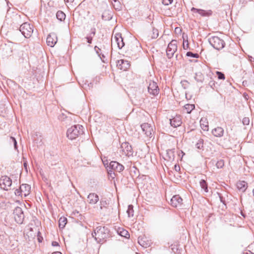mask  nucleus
<instances>
[{
  "instance_id": "2f4dec72",
  "label": "nucleus",
  "mask_w": 254,
  "mask_h": 254,
  "mask_svg": "<svg viewBox=\"0 0 254 254\" xmlns=\"http://www.w3.org/2000/svg\"><path fill=\"white\" fill-rule=\"evenodd\" d=\"M57 18L60 20V21H62L63 20H64L65 18V14L62 11H58L57 12L56 14Z\"/></svg>"
},
{
  "instance_id": "f257e3e1",
  "label": "nucleus",
  "mask_w": 254,
  "mask_h": 254,
  "mask_svg": "<svg viewBox=\"0 0 254 254\" xmlns=\"http://www.w3.org/2000/svg\"><path fill=\"white\" fill-rule=\"evenodd\" d=\"M109 232L107 227L99 226L94 230V232L92 233V236L97 243H100L106 241V239L109 237Z\"/></svg>"
},
{
  "instance_id": "393cba45",
  "label": "nucleus",
  "mask_w": 254,
  "mask_h": 254,
  "mask_svg": "<svg viewBox=\"0 0 254 254\" xmlns=\"http://www.w3.org/2000/svg\"><path fill=\"white\" fill-rule=\"evenodd\" d=\"M175 151L174 149L169 150L166 152V157L167 159L170 161H172L175 159Z\"/></svg>"
},
{
  "instance_id": "37998d69",
  "label": "nucleus",
  "mask_w": 254,
  "mask_h": 254,
  "mask_svg": "<svg viewBox=\"0 0 254 254\" xmlns=\"http://www.w3.org/2000/svg\"><path fill=\"white\" fill-rule=\"evenodd\" d=\"M15 194L16 195H21V196L23 195L22 191H21V189L19 188V189H16L15 191Z\"/></svg>"
},
{
  "instance_id": "20e7f679",
  "label": "nucleus",
  "mask_w": 254,
  "mask_h": 254,
  "mask_svg": "<svg viewBox=\"0 0 254 254\" xmlns=\"http://www.w3.org/2000/svg\"><path fill=\"white\" fill-rule=\"evenodd\" d=\"M19 30L26 38H30L34 31L33 26L28 22H25L21 25Z\"/></svg>"
},
{
  "instance_id": "412c9836",
  "label": "nucleus",
  "mask_w": 254,
  "mask_h": 254,
  "mask_svg": "<svg viewBox=\"0 0 254 254\" xmlns=\"http://www.w3.org/2000/svg\"><path fill=\"white\" fill-rule=\"evenodd\" d=\"M112 16V12L109 10H104L102 15V19L106 21H109L111 19Z\"/></svg>"
},
{
  "instance_id": "8fccbe9b",
  "label": "nucleus",
  "mask_w": 254,
  "mask_h": 254,
  "mask_svg": "<svg viewBox=\"0 0 254 254\" xmlns=\"http://www.w3.org/2000/svg\"><path fill=\"white\" fill-rule=\"evenodd\" d=\"M183 48L184 49H187L189 48V43L188 41L186 45H185V43L183 44Z\"/></svg>"
},
{
  "instance_id": "58836bf2",
  "label": "nucleus",
  "mask_w": 254,
  "mask_h": 254,
  "mask_svg": "<svg viewBox=\"0 0 254 254\" xmlns=\"http://www.w3.org/2000/svg\"><path fill=\"white\" fill-rule=\"evenodd\" d=\"M243 124L244 125H248L250 123V119L248 117H245L242 121Z\"/></svg>"
},
{
  "instance_id": "3c124183",
  "label": "nucleus",
  "mask_w": 254,
  "mask_h": 254,
  "mask_svg": "<svg viewBox=\"0 0 254 254\" xmlns=\"http://www.w3.org/2000/svg\"><path fill=\"white\" fill-rule=\"evenodd\" d=\"M243 254H254L253 253H252L251 251H246L243 252Z\"/></svg>"
},
{
  "instance_id": "de8ad7c7",
  "label": "nucleus",
  "mask_w": 254,
  "mask_h": 254,
  "mask_svg": "<svg viewBox=\"0 0 254 254\" xmlns=\"http://www.w3.org/2000/svg\"><path fill=\"white\" fill-rule=\"evenodd\" d=\"M219 198H220V200L221 202H222L223 204H224L225 205V201L223 196H221V195H219Z\"/></svg>"
},
{
  "instance_id": "bb28decb",
  "label": "nucleus",
  "mask_w": 254,
  "mask_h": 254,
  "mask_svg": "<svg viewBox=\"0 0 254 254\" xmlns=\"http://www.w3.org/2000/svg\"><path fill=\"white\" fill-rule=\"evenodd\" d=\"M67 223V219L64 217H61L59 220L60 228H64Z\"/></svg>"
},
{
  "instance_id": "b1692460",
  "label": "nucleus",
  "mask_w": 254,
  "mask_h": 254,
  "mask_svg": "<svg viewBox=\"0 0 254 254\" xmlns=\"http://www.w3.org/2000/svg\"><path fill=\"white\" fill-rule=\"evenodd\" d=\"M95 33L96 29L95 28H91L90 33L85 38L88 43L91 44L92 43L93 37L95 36Z\"/></svg>"
},
{
  "instance_id": "7ed1b4c3",
  "label": "nucleus",
  "mask_w": 254,
  "mask_h": 254,
  "mask_svg": "<svg viewBox=\"0 0 254 254\" xmlns=\"http://www.w3.org/2000/svg\"><path fill=\"white\" fill-rule=\"evenodd\" d=\"M210 44L215 49L220 50L222 49L225 45L224 41L218 36H212L208 39Z\"/></svg>"
},
{
  "instance_id": "a18cd8bd",
  "label": "nucleus",
  "mask_w": 254,
  "mask_h": 254,
  "mask_svg": "<svg viewBox=\"0 0 254 254\" xmlns=\"http://www.w3.org/2000/svg\"><path fill=\"white\" fill-rule=\"evenodd\" d=\"M238 210L240 211V214L244 218L246 217V215L244 213L243 210L241 209V208L238 207Z\"/></svg>"
},
{
  "instance_id": "ea45409f",
  "label": "nucleus",
  "mask_w": 254,
  "mask_h": 254,
  "mask_svg": "<svg viewBox=\"0 0 254 254\" xmlns=\"http://www.w3.org/2000/svg\"><path fill=\"white\" fill-rule=\"evenodd\" d=\"M202 121H203L202 119H201V120L200 121V125L201 126L202 128L204 130H208V125H204L202 124Z\"/></svg>"
},
{
  "instance_id": "a19ab883",
  "label": "nucleus",
  "mask_w": 254,
  "mask_h": 254,
  "mask_svg": "<svg viewBox=\"0 0 254 254\" xmlns=\"http://www.w3.org/2000/svg\"><path fill=\"white\" fill-rule=\"evenodd\" d=\"M173 0H162V3L165 5H168L172 3Z\"/></svg>"
},
{
  "instance_id": "39448f33",
  "label": "nucleus",
  "mask_w": 254,
  "mask_h": 254,
  "mask_svg": "<svg viewBox=\"0 0 254 254\" xmlns=\"http://www.w3.org/2000/svg\"><path fill=\"white\" fill-rule=\"evenodd\" d=\"M177 50V41L175 40L171 41L168 45L166 55L168 59L172 58Z\"/></svg>"
},
{
  "instance_id": "9b49d317",
  "label": "nucleus",
  "mask_w": 254,
  "mask_h": 254,
  "mask_svg": "<svg viewBox=\"0 0 254 254\" xmlns=\"http://www.w3.org/2000/svg\"><path fill=\"white\" fill-rule=\"evenodd\" d=\"M170 204L174 207H180L183 204V199L179 195H175L171 199Z\"/></svg>"
},
{
  "instance_id": "f8f14e48",
  "label": "nucleus",
  "mask_w": 254,
  "mask_h": 254,
  "mask_svg": "<svg viewBox=\"0 0 254 254\" xmlns=\"http://www.w3.org/2000/svg\"><path fill=\"white\" fill-rule=\"evenodd\" d=\"M58 38L56 34L54 33H51L48 35L47 38V44L49 46L53 47L56 44Z\"/></svg>"
},
{
  "instance_id": "603ef678",
  "label": "nucleus",
  "mask_w": 254,
  "mask_h": 254,
  "mask_svg": "<svg viewBox=\"0 0 254 254\" xmlns=\"http://www.w3.org/2000/svg\"><path fill=\"white\" fill-rule=\"evenodd\" d=\"M66 2H72L74 1V0H64Z\"/></svg>"
},
{
  "instance_id": "1a4fd4ad",
  "label": "nucleus",
  "mask_w": 254,
  "mask_h": 254,
  "mask_svg": "<svg viewBox=\"0 0 254 254\" xmlns=\"http://www.w3.org/2000/svg\"><path fill=\"white\" fill-rule=\"evenodd\" d=\"M141 129L144 134L148 137H151L153 133L152 127L148 123H143L141 125Z\"/></svg>"
},
{
  "instance_id": "6e6552de",
  "label": "nucleus",
  "mask_w": 254,
  "mask_h": 254,
  "mask_svg": "<svg viewBox=\"0 0 254 254\" xmlns=\"http://www.w3.org/2000/svg\"><path fill=\"white\" fill-rule=\"evenodd\" d=\"M148 91L150 95L154 96L157 95L159 93V89L156 82L151 81L148 86Z\"/></svg>"
},
{
  "instance_id": "6ab92c4d",
  "label": "nucleus",
  "mask_w": 254,
  "mask_h": 254,
  "mask_svg": "<svg viewBox=\"0 0 254 254\" xmlns=\"http://www.w3.org/2000/svg\"><path fill=\"white\" fill-rule=\"evenodd\" d=\"M170 122L171 126L174 127H179L182 124L181 119L180 116H178L173 119H170Z\"/></svg>"
},
{
  "instance_id": "4c0bfd02",
  "label": "nucleus",
  "mask_w": 254,
  "mask_h": 254,
  "mask_svg": "<svg viewBox=\"0 0 254 254\" xmlns=\"http://www.w3.org/2000/svg\"><path fill=\"white\" fill-rule=\"evenodd\" d=\"M217 76H218V79H223L224 80L225 78V75L223 73L220 72V71H216V72Z\"/></svg>"
},
{
  "instance_id": "864d4df0",
  "label": "nucleus",
  "mask_w": 254,
  "mask_h": 254,
  "mask_svg": "<svg viewBox=\"0 0 254 254\" xmlns=\"http://www.w3.org/2000/svg\"><path fill=\"white\" fill-rule=\"evenodd\" d=\"M52 254H62L60 252H55L53 253Z\"/></svg>"
},
{
  "instance_id": "a878e982",
  "label": "nucleus",
  "mask_w": 254,
  "mask_h": 254,
  "mask_svg": "<svg viewBox=\"0 0 254 254\" xmlns=\"http://www.w3.org/2000/svg\"><path fill=\"white\" fill-rule=\"evenodd\" d=\"M199 184L201 188L203 189L205 192H208L207 183H206V181L204 179H202L200 180Z\"/></svg>"
},
{
  "instance_id": "5fc2aeb1",
  "label": "nucleus",
  "mask_w": 254,
  "mask_h": 254,
  "mask_svg": "<svg viewBox=\"0 0 254 254\" xmlns=\"http://www.w3.org/2000/svg\"><path fill=\"white\" fill-rule=\"evenodd\" d=\"M42 238H38V241H39V242H41V241H42V240H42Z\"/></svg>"
},
{
  "instance_id": "ddd939ff",
  "label": "nucleus",
  "mask_w": 254,
  "mask_h": 254,
  "mask_svg": "<svg viewBox=\"0 0 254 254\" xmlns=\"http://www.w3.org/2000/svg\"><path fill=\"white\" fill-rule=\"evenodd\" d=\"M109 167L111 170L116 171L118 172H121L124 169V166L117 161H111L110 163Z\"/></svg>"
},
{
  "instance_id": "f3484780",
  "label": "nucleus",
  "mask_w": 254,
  "mask_h": 254,
  "mask_svg": "<svg viewBox=\"0 0 254 254\" xmlns=\"http://www.w3.org/2000/svg\"><path fill=\"white\" fill-rule=\"evenodd\" d=\"M99 201L98 195L95 193H90L87 196V201L90 204H95Z\"/></svg>"
},
{
  "instance_id": "4be33fe9",
  "label": "nucleus",
  "mask_w": 254,
  "mask_h": 254,
  "mask_svg": "<svg viewBox=\"0 0 254 254\" xmlns=\"http://www.w3.org/2000/svg\"><path fill=\"white\" fill-rule=\"evenodd\" d=\"M237 187L239 190L244 192L247 188V183L245 181H239L237 183Z\"/></svg>"
},
{
  "instance_id": "473e14b6",
  "label": "nucleus",
  "mask_w": 254,
  "mask_h": 254,
  "mask_svg": "<svg viewBox=\"0 0 254 254\" xmlns=\"http://www.w3.org/2000/svg\"><path fill=\"white\" fill-rule=\"evenodd\" d=\"M195 146L197 148L201 149L203 147V140L199 139L198 142L196 143Z\"/></svg>"
},
{
  "instance_id": "5701e85b",
  "label": "nucleus",
  "mask_w": 254,
  "mask_h": 254,
  "mask_svg": "<svg viewBox=\"0 0 254 254\" xmlns=\"http://www.w3.org/2000/svg\"><path fill=\"white\" fill-rule=\"evenodd\" d=\"M138 243L139 244L144 248H147L150 246V242L148 241H146V238H140L139 237L138 238Z\"/></svg>"
},
{
  "instance_id": "72a5a7b5",
  "label": "nucleus",
  "mask_w": 254,
  "mask_h": 254,
  "mask_svg": "<svg viewBox=\"0 0 254 254\" xmlns=\"http://www.w3.org/2000/svg\"><path fill=\"white\" fill-rule=\"evenodd\" d=\"M186 56L194 58H198L199 57V55L198 54L193 53L191 52H188L186 54Z\"/></svg>"
},
{
  "instance_id": "c85d7f7f",
  "label": "nucleus",
  "mask_w": 254,
  "mask_h": 254,
  "mask_svg": "<svg viewBox=\"0 0 254 254\" xmlns=\"http://www.w3.org/2000/svg\"><path fill=\"white\" fill-rule=\"evenodd\" d=\"M118 233L119 235L125 238H127L129 236V234L127 231L124 229H119L118 230Z\"/></svg>"
},
{
  "instance_id": "4468645a",
  "label": "nucleus",
  "mask_w": 254,
  "mask_h": 254,
  "mask_svg": "<svg viewBox=\"0 0 254 254\" xmlns=\"http://www.w3.org/2000/svg\"><path fill=\"white\" fill-rule=\"evenodd\" d=\"M118 68L124 71L127 70L130 66V64L127 61L125 60H118L117 63Z\"/></svg>"
},
{
  "instance_id": "49530a36",
  "label": "nucleus",
  "mask_w": 254,
  "mask_h": 254,
  "mask_svg": "<svg viewBox=\"0 0 254 254\" xmlns=\"http://www.w3.org/2000/svg\"><path fill=\"white\" fill-rule=\"evenodd\" d=\"M174 168L177 172H178L180 170V167L179 166V165H175L174 166Z\"/></svg>"
},
{
  "instance_id": "a211bd4d",
  "label": "nucleus",
  "mask_w": 254,
  "mask_h": 254,
  "mask_svg": "<svg viewBox=\"0 0 254 254\" xmlns=\"http://www.w3.org/2000/svg\"><path fill=\"white\" fill-rule=\"evenodd\" d=\"M20 188L24 197L27 196L30 193L31 187L28 184H22L20 186Z\"/></svg>"
},
{
  "instance_id": "dca6fc26",
  "label": "nucleus",
  "mask_w": 254,
  "mask_h": 254,
  "mask_svg": "<svg viewBox=\"0 0 254 254\" xmlns=\"http://www.w3.org/2000/svg\"><path fill=\"white\" fill-rule=\"evenodd\" d=\"M114 40L115 42L117 43L119 49H121L125 46L123 38L122 37V34L121 33H117L115 35Z\"/></svg>"
},
{
  "instance_id": "7c9ffc66",
  "label": "nucleus",
  "mask_w": 254,
  "mask_h": 254,
  "mask_svg": "<svg viewBox=\"0 0 254 254\" xmlns=\"http://www.w3.org/2000/svg\"><path fill=\"white\" fill-rule=\"evenodd\" d=\"M194 78L197 82H202L204 80L203 75L200 72L195 73Z\"/></svg>"
},
{
  "instance_id": "c756f323",
  "label": "nucleus",
  "mask_w": 254,
  "mask_h": 254,
  "mask_svg": "<svg viewBox=\"0 0 254 254\" xmlns=\"http://www.w3.org/2000/svg\"><path fill=\"white\" fill-rule=\"evenodd\" d=\"M128 217H131L134 215L133 206L130 204L128 206L127 210V211Z\"/></svg>"
},
{
  "instance_id": "423d86ee",
  "label": "nucleus",
  "mask_w": 254,
  "mask_h": 254,
  "mask_svg": "<svg viewBox=\"0 0 254 254\" xmlns=\"http://www.w3.org/2000/svg\"><path fill=\"white\" fill-rule=\"evenodd\" d=\"M13 214L15 221L19 224H22L24 219V214L22 208L16 207L14 209Z\"/></svg>"
},
{
  "instance_id": "cd10ccee",
  "label": "nucleus",
  "mask_w": 254,
  "mask_h": 254,
  "mask_svg": "<svg viewBox=\"0 0 254 254\" xmlns=\"http://www.w3.org/2000/svg\"><path fill=\"white\" fill-rule=\"evenodd\" d=\"M194 104H186L184 106V110L188 114H190L191 112L194 109Z\"/></svg>"
},
{
  "instance_id": "2eb2a0df",
  "label": "nucleus",
  "mask_w": 254,
  "mask_h": 254,
  "mask_svg": "<svg viewBox=\"0 0 254 254\" xmlns=\"http://www.w3.org/2000/svg\"><path fill=\"white\" fill-rule=\"evenodd\" d=\"M191 11L194 12H197L202 16H209L212 15V11L211 10H205L201 9H197L194 7H192Z\"/></svg>"
},
{
  "instance_id": "0eeeda50",
  "label": "nucleus",
  "mask_w": 254,
  "mask_h": 254,
  "mask_svg": "<svg viewBox=\"0 0 254 254\" xmlns=\"http://www.w3.org/2000/svg\"><path fill=\"white\" fill-rule=\"evenodd\" d=\"M12 185L11 179L6 176H1L0 179V187L1 189L7 190L10 189V187Z\"/></svg>"
},
{
  "instance_id": "f03ea898",
  "label": "nucleus",
  "mask_w": 254,
  "mask_h": 254,
  "mask_svg": "<svg viewBox=\"0 0 254 254\" xmlns=\"http://www.w3.org/2000/svg\"><path fill=\"white\" fill-rule=\"evenodd\" d=\"M83 127L81 125H74L68 128L66 136L69 139H74L83 133Z\"/></svg>"
},
{
  "instance_id": "c9c22d12",
  "label": "nucleus",
  "mask_w": 254,
  "mask_h": 254,
  "mask_svg": "<svg viewBox=\"0 0 254 254\" xmlns=\"http://www.w3.org/2000/svg\"><path fill=\"white\" fill-rule=\"evenodd\" d=\"M224 165V162L223 160H220L217 161L216 166L218 168H222Z\"/></svg>"
},
{
  "instance_id": "09e8293b",
  "label": "nucleus",
  "mask_w": 254,
  "mask_h": 254,
  "mask_svg": "<svg viewBox=\"0 0 254 254\" xmlns=\"http://www.w3.org/2000/svg\"><path fill=\"white\" fill-rule=\"evenodd\" d=\"M52 245L54 247H55L59 246V244L57 242L53 241L52 243Z\"/></svg>"
},
{
  "instance_id": "f704fd0d",
  "label": "nucleus",
  "mask_w": 254,
  "mask_h": 254,
  "mask_svg": "<svg viewBox=\"0 0 254 254\" xmlns=\"http://www.w3.org/2000/svg\"><path fill=\"white\" fill-rule=\"evenodd\" d=\"M100 209H102L103 208V207L106 208L107 205H108V203L107 202V201L106 200H104L103 199H102L100 201Z\"/></svg>"
},
{
  "instance_id": "e433bc0d",
  "label": "nucleus",
  "mask_w": 254,
  "mask_h": 254,
  "mask_svg": "<svg viewBox=\"0 0 254 254\" xmlns=\"http://www.w3.org/2000/svg\"><path fill=\"white\" fill-rule=\"evenodd\" d=\"M153 33L152 36V39H156L159 36L158 31L156 29H153L152 30Z\"/></svg>"
},
{
  "instance_id": "6e6d98bb",
  "label": "nucleus",
  "mask_w": 254,
  "mask_h": 254,
  "mask_svg": "<svg viewBox=\"0 0 254 254\" xmlns=\"http://www.w3.org/2000/svg\"><path fill=\"white\" fill-rule=\"evenodd\" d=\"M24 167H25V168H26V167H27V164H26V163H25H25H24Z\"/></svg>"
},
{
  "instance_id": "c03bdc74",
  "label": "nucleus",
  "mask_w": 254,
  "mask_h": 254,
  "mask_svg": "<svg viewBox=\"0 0 254 254\" xmlns=\"http://www.w3.org/2000/svg\"><path fill=\"white\" fill-rule=\"evenodd\" d=\"M94 50L96 51V53L98 55V56H100L101 54L100 52L101 51V49L99 47H98L97 46H96L94 47Z\"/></svg>"
},
{
  "instance_id": "aec40b11",
  "label": "nucleus",
  "mask_w": 254,
  "mask_h": 254,
  "mask_svg": "<svg viewBox=\"0 0 254 254\" xmlns=\"http://www.w3.org/2000/svg\"><path fill=\"white\" fill-rule=\"evenodd\" d=\"M212 134L216 137H221L223 135L224 129L221 127H217L212 130Z\"/></svg>"
},
{
  "instance_id": "9d476101",
  "label": "nucleus",
  "mask_w": 254,
  "mask_h": 254,
  "mask_svg": "<svg viewBox=\"0 0 254 254\" xmlns=\"http://www.w3.org/2000/svg\"><path fill=\"white\" fill-rule=\"evenodd\" d=\"M121 148L124 154L127 156L133 155V151L131 146L129 143L125 142L122 144Z\"/></svg>"
},
{
  "instance_id": "79ce46f5",
  "label": "nucleus",
  "mask_w": 254,
  "mask_h": 254,
  "mask_svg": "<svg viewBox=\"0 0 254 254\" xmlns=\"http://www.w3.org/2000/svg\"><path fill=\"white\" fill-rule=\"evenodd\" d=\"M10 139L13 142L14 148L16 149L17 148V144L16 139L14 137H10Z\"/></svg>"
}]
</instances>
